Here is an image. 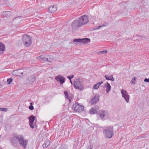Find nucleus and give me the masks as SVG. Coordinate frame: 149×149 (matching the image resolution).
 Instances as JSON below:
<instances>
[{
	"mask_svg": "<svg viewBox=\"0 0 149 149\" xmlns=\"http://www.w3.org/2000/svg\"><path fill=\"white\" fill-rule=\"evenodd\" d=\"M72 108L73 110L77 112H81L84 109V107L83 106L80 105L77 103L72 105Z\"/></svg>",
	"mask_w": 149,
	"mask_h": 149,
	"instance_id": "423d86ee",
	"label": "nucleus"
},
{
	"mask_svg": "<svg viewBox=\"0 0 149 149\" xmlns=\"http://www.w3.org/2000/svg\"><path fill=\"white\" fill-rule=\"evenodd\" d=\"M81 26L78 19L74 21L72 24V27L74 30H76L78 28Z\"/></svg>",
	"mask_w": 149,
	"mask_h": 149,
	"instance_id": "6e6552de",
	"label": "nucleus"
},
{
	"mask_svg": "<svg viewBox=\"0 0 149 149\" xmlns=\"http://www.w3.org/2000/svg\"><path fill=\"white\" fill-rule=\"evenodd\" d=\"M13 80V79L12 78H10L8 79L7 80V84L8 85L10 84V83Z\"/></svg>",
	"mask_w": 149,
	"mask_h": 149,
	"instance_id": "c756f323",
	"label": "nucleus"
},
{
	"mask_svg": "<svg viewBox=\"0 0 149 149\" xmlns=\"http://www.w3.org/2000/svg\"><path fill=\"white\" fill-rule=\"evenodd\" d=\"M50 143V141L47 139L45 141L44 144L42 145V147L44 148H46L49 146Z\"/></svg>",
	"mask_w": 149,
	"mask_h": 149,
	"instance_id": "a211bd4d",
	"label": "nucleus"
},
{
	"mask_svg": "<svg viewBox=\"0 0 149 149\" xmlns=\"http://www.w3.org/2000/svg\"><path fill=\"white\" fill-rule=\"evenodd\" d=\"M47 58L46 61H47L49 62H51L53 60V58L52 57H51L50 56H47Z\"/></svg>",
	"mask_w": 149,
	"mask_h": 149,
	"instance_id": "bb28decb",
	"label": "nucleus"
},
{
	"mask_svg": "<svg viewBox=\"0 0 149 149\" xmlns=\"http://www.w3.org/2000/svg\"><path fill=\"white\" fill-rule=\"evenodd\" d=\"M13 74L15 75L20 76L22 75L23 72H22L21 70H14L13 73Z\"/></svg>",
	"mask_w": 149,
	"mask_h": 149,
	"instance_id": "2eb2a0df",
	"label": "nucleus"
},
{
	"mask_svg": "<svg viewBox=\"0 0 149 149\" xmlns=\"http://www.w3.org/2000/svg\"><path fill=\"white\" fill-rule=\"evenodd\" d=\"M0 149H2V148H0Z\"/></svg>",
	"mask_w": 149,
	"mask_h": 149,
	"instance_id": "37998d69",
	"label": "nucleus"
},
{
	"mask_svg": "<svg viewBox=\"0 0 149 149\" xmlns=\"http://www.w3.org/2000/svg\"><path fill=\"white\" fill-rule=\"evenodd\" d=\"M70 82L71 83V84H72V81H71V80H70Z\"/></svg>",
	"mask_w": 149,
	"mask_h": 149,
	"instance_id": "79ce46f5",
	"label": "nucleus"
},
{
	"mask_svg": "<svg viewBox=\"0 0 149 149\" xmlns=\"http://www.w3.org/2000/svg\"><path fill=\"white\" fill-rule=\"evenodd\" d=\"M81 42H83L84 43H88L90 42L91 40L90 39L86 38L83 39H81Z\"/></svg>",
	"mask_w": 149,
	"mask_h": 149,
	"instance_id": "412c9836",
	"label": "nucleus"
},
{
	"mask_svg": "<svg viewBox=\"0 0 149 149\" xmlns=\"http://www.w3.org/2000/svg\"><path fill=\"white\" fill-rule=\"evenodd\" d=\"M74 87L76 88L82 90L83 88V86L80 79L79 78L77 79L74 82Z\"/></svg>",
	"mask_w": 149,
	"mask_h": 149,
	"instance_id": "39448f33",
	"label": "nucleus"
},
{
	"mask_svg": "<svg viewBox=\"0 0 149 149\" xmlns=\"http://www.w3.org/2000/svg\"><path fill=\"white\" fill-rule=\"evenodd\" d=\"M105 26V25L104 24H103L100 25L99 26H98V27H97V28L96 29H100V28H101L102 27H103V26Z\"/></svg>",
	"mask_w": 149,
	"mask_h": 149,
	"instance_id": "4c0bfd02",
	"label": "nucleus"
},
{
	"mask_svg": "<svg viewBox=\"0 0 149 149\" xmlns=\"http://www.w3.org/2000/svg\"><path fill=\"white\" fill-rule=\"evenodd\" d=\"M103 83V81H101L99 83H97V84L98 85V86H99V87L100 85L101 84H102Z\"/></svg>",
	"mask_w": 149,
	"mask_h": 149,
	"instance_id": "ea45409f",
	"label": "nucleus"
},
{
	"mask_svg": "<svg viewBox=\"0 0 149 149\" xmlns=\"http://www.w3.org/2000/svg\"><path fill=\"white\" fill-rule=\"evenodd\" d=\"M73 42H74V44H77L79 42H81V39L78 38L77 39H74L73 40Z\"/></svg>",
	"mask_w": 149,
	"mask_h": 149,
	"instance_id": "a878e982",
	"label": "nucleus"
},
{
	"mask_svg": "<svg viewBox=\"0 0 149 149\" xmlns=\"http://www.w3.org/2000/svg\"><path fill=\"white\" fill-rule=\"evenodd\" d=\"M136 77H134L131 80L132 81V84H134L135 83V81L136 80Z\"/></svg>",
	"mask_w": 149,
	"mask_h": 149,
	"instance_id": "473e14b6",
	"label": "nucleus"
},
{
	"mask_svg": "<svg viewBox=\"0 0 149 149\" xmlns=\"http://www.w3.org/2000/svg\"><path fill=\"white\" fill-rule=\"evenodd\" d=\"M18 20V22H20L22 20L21 17H17L15 18L14 19V21H16V20Z\"/></svg>",
	"mask_w": 149,
	"mask_h": 149,
	"instance_id": "c85d7f7f",
	"label": "nucleus"
},
{
	"mask_svg": "<svg viewBox=\"0 0 149 149\" xmlns=\"http://www.w3.org/2000/svg\"><path fill=\"white\" fill-rule=\"evenodd\" d=\"M107 50H104L100 52H99V54H105L107 53Z\"/></svg>",
	"mask_w": 149,
	"mask_h": 149,
	"instance_id": "c9c22d12",
	"label": "nucleus"
},
{
	"mask_svg": "<svg viewBox=\"0 0 149 149\" xmlns=\"http://www.w3.org/2000/svg\"><path fill=\"white\" fill-rule=\"evenodd\" d=\"M104 86L106 88L107 93H108L111 89V86L110 84L108 82H107L104 84Z\"/></svg>",
	"mask_w": 149,
	"mask_h": 149,
	"instance_id": "f3484780",
	"label": "nucleus"
},
{
	"mask_svg": "<svg viewBox=\"0 0 149 149\" xmlns=\"http://www.w3.org/2000/svg\"><path fill=\"white\" fill-rule=\"evenodd\" d=\"M87 149H93V146H89Z\"/></svg>",
	"mask_w": 149,
	"mask_h": 149,
	"instance_id": "a19ab883",
	"label": "nucleus"
},
{
	"mask_svg": "<svg viewBox=\"0 0 149 149\" xmlns=\"http://www.w3.org/2000/svg\"><path fill=\"white\" fill-rule=\"evenodd\" d=\"M8 110V109L6 108H0V110L1 111H3L6 112Z\"/></svg>",
	"mask_w": 149,
	"mask_h": 149,
	"instance_id": "2f4dec72",
	"label": "nucleus"
},
{
	"mask_svg": "<svg viewBox=\"0 0 149 149\" xmlns=\"http://www.w3.org/2000/svg\"><path fill=\"white\" fill-rule=\"evenodd\" d=\"M122 96L124 97L127 102H129V95H128V93L125 90L122 89L121 91Z\"/></svg>",
	"mask_w": 149,
	"mask_h": 149,
	"instance_id": "1a4fd4ad",
	"label": "nucleus"
},
{
	"mask_svg": "<svg viewBox=\"0 0 149 149\" xmlns=\"http://www.w3.org/2000/svg\"><path fill=\"white\" fill-rule=\"evenodd\" d=\"M36 79V77L33 76H31L30 78H29L28 79L30 83H33Z\"/></svg>",
	"mask_w": 149,
	"mask_h": 149,
	"instance_id": "b1692460",
	"label": "nucleus"
},
{
	"mask_svg": "<svg viewBox=\"0 0 149 149\" xmlns=\"http://www.w3.org/2000/svg\"><path fill=\"white\" fill-rule=\"evenodd\" d=\"M78 19L81 26L86 24L89 21L88 16L86 15L81 16Z\"/></svg>",
	"mask_w": 149,
	"mask_h": 149,
	"instance_id": "20e7f679",
	"label": "nucleus"
},
{
	"mask_svg": "<svg viewBox=\"0 0 149 149\" xmlns=\"http://www.w3.org/2000/svg\"><path fill=\"white\" fill-rule=\"evenodd\" d=\"M64 93L65 96V98L69 100L70 102V100L68 97V93L67 91H65L64 92Z\"/></svg>",
	"mask_w": 149,
	"mask_h": 149,
	"instance_id": "cd10ccee",
	"label": "nucleus"
},
{
	"mask_svg": "<svg viewBox=\"0 0 149 149\" xmlns=\"http://www.w3.org/2000/svg\"><path fill=\"white\" fill-rule=\"evenodd\" d=\"M68 147L65 144H63L59 148V149H68Z\"/></svg>",
	"mask_w": 149,
	"mask_h": 149,
	"instance_id": "393cba45",
	"label": "nucleus"
},
{
	"mask_svg": "<svg viewBox=\"0 0 149 149\" xmlns=\"http://www.w3.org/2000/svg\"><path fill=\"white\" fill-rule=\"evenodd\" d=\"M144 81L145 82H148L149 83V78L148 79H147L146 78L144 80Z\"/></svg>",
	"mask_w": 149,
	"mask_h": 149,
	"instance_id": "58836bf2",
	"label": "nucleus"
},
{
	"mask_svg": "<svg viewBox=\"0 0 149 149\" xmlns=\"http://www.w3.org/2000/svg\"><path fill=\"white\" fill-rule=\"evenodd\" d=\"M17 141L19 144L21 145L24 148H26L28 143L27 140H24L23 136L21 134H17Z\"/></svg>",
	"mask_w": 149,
	"mask_h": 149,
	"instance_id": "7ed1b4c3",
	"label": "nucleus"
},
{
	"mask_svg": "<svg viewBox=\"0 0 149 149\" xmlns=\"http://www.w3.org/2000/svg\"><path fill=\"white\" fill-rule=\"evenodd\" d=\"M30 104L31 105H30L29 107V109L31 110H33L34 109V107H33L32 105V103L31 102Z\"/></svg>",
	"mask_w": 149,
	"mask_h": 149,
	"instance_id": "72a5a7b5",
	"label": "nucleus"
},
{
	"mask_svg": "<svg viewBox=\"0 0 149 149\" xmlns=\"http://www.w3.org/2000/svg\"><path fill=\"white\" fill-rule=\"evenodd\" d=\"M55 79L58 82L60 83V84H62L64 83L65 81V79L64 77L61 75H58L55 78Z\"/></svg>",
	"mask_w": 149,
	"mask_h": 149,
	"instance_id": "9b49d317",
	"label": "nucleus"
},
{
	"mask_svg": "<svg viewBox=\"0 0 149 149\" xmlns=\"http://www.w3.org/2000/svg\"><path fill=\"white\" fill-rule=\"evenodd\" d=\"M105 77L106 79L107 80H111L112 81H114L115 80L114 79L113 77V76L111 75L109 76L105 75Z\"/></svg>",
	"mask_w": 149,
	"mask_h": 149,
	"instance_id": "6ab92c4d",
	"label": "nucleus"
},
{
	"mask_svg": "<svg viewBox=\"0 0 149 149\" xmlns=\"http://www.w3.org/2000/svg\"><path fill=\"white\" fill-rule=\"evenodd\" d=\"M22 42L24 46L28 47L31 45V38L29 35L24 34L22 37Z\"/></svg>",
	"mask_w": 149,
	"mask_h": 149,
	"instance_id": "f03ea898",
	"label": "nucleus"
},
{
	"mask_svg": "<svg viewBox=\"0 0 149 149\" xmlns=\"http://www.w3.org/2000/svg\"><path fill=\"white\" fill-rule=\"evenodd\" d=\"M100 96L98 95H96L95 96L93 97L91 100V103L92 104H96L97 102L99 101Z\"/></svg>",
	"mask_w": 149,
	"mask_h": 149,
	"instance_id": "f8f14e48",
	"label": "nucleus"
},
{
	"mask_svg": "<svg viewBox=\"0 0 149 149\" xmlns=\"http://www.w3.org/2000/svg\"><path fill=\"white\" fill-rule=\"evenodd\" d=\"M11 145L13 147H17L18 146V142L17 141V134H14L13 135V137L11 138Z\"/></svg>",
	"mask_w": 149,
	"mask_h": 149,
	"instance_id": "0eeeda50",
	"label": "nucleus"
},
{
	"mask_svg": "<svg viewBox=\"0 0 149 149\" xmlns=\"http://www.w3.org/2000/svg\"><path fill=\"white\" fill-rule=\"evenodd\" d=\"M29 123L31 124L32 123H33L35 120V117L34 116L32 115L29 116Z\"/></svg>",
	"mask_w": 149,
	"mask_h": 149,
	"instance_id": "aec40b11",
	"label": "nucleus"
},
{
	"mask_svg": "<svg viewBox=\"0 0 149 149\" xmlns=\"http://www.w3.org/2000/svg\"><path fill=\"white\" fill-rule=\"evenodd\" d=\"M99 88V86L97 84H95L93 88L94 89H97Z\"/></svg>",
	"mask_w": 149,
	"mask_h": 149,
	"instance_id": "f704fd0d",
	"label": "nucleus"
},
{
	"mask_svg": "<svg viewBox=\"0 0 149 149\" xmlns=\"http://www.w3.org/2000/svg\"><path fill=\"white\" fill-rule=\"evenodd\" d=\"M89 112L90 113L93 114L96 113H97V111L94 108H92L89 110Z\"/></svg>",
	"mask_w": 149,
	"mask_h": 149,
	"instance_id": "5701e85b",
	"label": "nucleus"
},
{
	"mask_svg": "<svg viewBox=\"0 0 149 149\" xmlns=\"http://www.w3.org/2000/svg\"><path fill=\"white\" fill-rule=\"evenodd\" d=\"M47 58V56L46 55H41L40 56L38 57L37 58V59H42L43 61H46Z\"/></svg>",
	"mask_w": 149,
	"mask_h": 149,
	"instance_id": "4be33fe9",
	"label": "nucleus"
},
{
	"mask_svg": "<svg viewBox=\"0 0 149 149\" xmlns=\"http://www.w3.org/2000/svg\"><path fill=\"white\" fill-rule=\"evenodd\" d=\"M98 114L100 117L101 120H104L105 119V116H106L108 115V113L106 111L103 110H100L99 111Z\"/></svg>",
	"mask_w": 149,
	"mask_h": 149,
	"instance_id": "9d476101",
	"label": "nucleus"
},
{
	"mask_svg": "<svg viewBox=\"0 0 149 149\" xmlns=\"http://www.w3.org/2000/svg\"><path fill=\"white\" fill-rule=\"evenodd\" d=\"M29 125L30 127L32 128L33 129L35 127V126L36 125L35 123H32L31 124V123H29Z\"/></svg>",
	"mask_w": 149,
	"mask_h": 149,
	"instance_id": "7c9ffc66",
	"label": "nucleus"
},
{
	"mask_svg": "<svg viewBox=\"0 0 149 149\" xmlns=\"http://www.w3.org/2000/svg\"><path fill=\"white\" fill-rule=\"evenodd\" d=\"M57 10V6L56 5H53L49 7L48 11L49 13H53L56 11Z\"/></svg>",
	"mask_w": 149,
	"mask_h": 149,
	"instance_id": "4468645a",
	"label": "nucleus"
},
{
	"mask_svg": "<svg viewBox=\"0 0 149 149\" xmlns=\"http://www.w3.org/2000/svg\"><path fill=\"white\" fill-rule=\"evenodd\" d=\"M74 77V75H72L70 76H68L67 77L70 80H71V79L73 78Z\"/></svg>",
	"mask_w": 149,
	"mask_h": 149,
	"instance_id": "e433bc0d",
	"label": "nucleus"
},
{
	"mask_svg": "<svg viewBox=\"0 0 149 149\" xmlns=\"http://www.w3.org/2000/svg\"><path fill=\"white\" fill-rule=\"evenodd\" d=\"M12 13L10 11H5L1 13V15L4 17L9 18L12 15Z\"/></svg>",
	"mask_w": 149,
	"mask_h": 149,
	"instance_id": "ddd939ff",
	"label": "nucleus"
},
{
	"mask_svg": "<svg viewBox=\"0 0 149 149\" xmlns=\"http://www.w3.org/2000/svg\"><path fill=\"white\" fill-rule=\"evenodd\" d=\"M113 127L111 126L107 127L103 131L104 136L108 138H111L113 135Z\"/></svg>",
	"mask_w": 149,
	"mask_h": 149,
	"instance_id": "f257e3e1",
	"label": "nucleus"
},
{
	"mask_svg": "<svg viewBox=\"0 0 149 149\" xmlns=\"http://www.w3.org/2000/svg\"><path fill=\"white\" fill-rule=\"evenodd\" d=\"M5 49V45L2 43L0 42V55L3 53Z\"/></svg>",
	"mask_w": 149,
	"mask_h": 149,
	"instance_id": "dca6fc26",
	"label": "nucleus"
}]
</instances>
